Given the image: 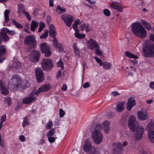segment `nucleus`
Instances as JSON below:
<instances>
[{
  "label": "nucleus",
  "mask_w": 154,
  "mask_h": 154,
  "mask_svg": "<svg viewBox=\"0 0 154 154\" xmlns=\"http://www.w3.org/2000/svg\"><path fill=\"white\" fill-rule=\"evenodd\" d=\"M110 122L108 120H105L101 124H97L96 125L97 129H103L105 133L108 134L109 132ZM92 138L94 142L97 144H100L102 141L103 135L101 132L97 129L93 131L92 134Z\"/></svg>",
  "instance_id": "nucleus-1"
},
{
  "label": "nucleus",
  "mask_w": 154,
  "mask_h": 154,
  "mask_svg": "<svg viewBox=\"0 0 154 154\" xmlns=\"http://www.w3.org/2000/svg\"><path fill=\"white\" fill-rule=\"evenodd\" d=\"M136 122V118L133 116H131L129 118L128 125L130 130L135 131V137L138 140H140L143 137L144 132V128L139 126L135 128Z\"/></svg>",
  "instance_id": "nucleus-2"
},
{
  "label": "nucleus",
  "mask_w": 154,
  "mask_h": 154,
  "mask_svg": "<svg viewBox=\"0 0 154 154\" xmlns=\"http://www.w3.org/2000/svg\"><path fill=\"white\" fill-rule=\"evenodd\" d=\"M132 32L137 36L142 38L146 36V31L143 26L140 22H134L131 26Z\"/></svg>",
  "instance_id": "nucleus-3"
},
{
  "label": "nucleus",
  "mask_w": 154,
  "mask_h": 154,
  "mask_svg": "<svg viewBox=\"0 0 154 154\" xmlns=\"http://www.w3.org/2000/svg\"><path fill=\"white\" fill-rule=\"evenodd\" d=\"M142 50L143 56L152 57L154 56V44H149L147 41L143 44Z\"/></svg>",
  "instance_id": "nucleus-4"
},
{
  "label": "nucleus",
  "mask_w": 154,
  "mask_h": 154,
  "mask_svg": "<svg viewBox=\"0 0 154 154\" xmlns=\"http://www.w3.org/2000/svg\"><path fill=\"white\" fill-rule=\"evenodd\" d=\"M22 84V80L17 75H14L12 78L9 81L8 88L11 90H13L20 87Z\"/></svg>",
  "instance_id": "nucleus-5"
},
{
  "label": "nucleus",
  "mask_w": 154,
  "mask_h": 154,
  "mask_svg": "<svg viewBox=\"0 0 154 154\" xmlns=\"http://www.w3.org/2000/svg\"><path fill=\"white\" fill-rule=\"evenodd\" d=\"M43 69L45 71H49L52 69L54 65L52 61L50 59L44 58L41 63Z\"/></svg>",
  "instance_id": "nucleus-6"
},
{
  "label": "nucleus",
  "mask_w": 154,
  "mask_h": 154,
  "mask_svg": "<svg viewBox=\"0 0 154 154\" xmlns=\"http://www.w3.org/2000/svg\"><path fill=\"white\" fill-rule=\"evenodd\" d=\"M40 48L42 52L45 54L46 57H49L51 56V51L49 47L45 42H43L40 44Z\"/></svg>",
  "instance_id": "nucleus-7"
},
{
  "label": "nucleus",
  "mask_w": 154,
  "mask_h": 154,
  "mask_svg": "<svg viewBox=\"0 0 154 154\" xmlns=\"http://www.w3.org/2000/svg\"><path fill=\"white\" fill-rule=\"evenodd\" d=\"M61 18L66 26L69 27L71 26L74 20L73 17L69 14H64L61 15Z\"/></svg>",
  "instance_id": "nucleus-8"
},
{
  "label": "nucleus",
  "mask_w": 154,
  "mask_h": 154,
  "mask_svg": "<svg viewBox=\"0 0 154 154\" xmlns=\"http://www.w3.org/2000/svg\"><path fill=\"white\" fill-rule=\"evenodd\" d=\"M113 146L112 154H121L123 149V147L121 143L119 142L115 143H113Z\"/></svg>",
  "instance_id": "nucleus-9"
},
{
  "label": "nucleus",
  "mask_w": 154,
  "mask_h": 154,
  "mask_svg": "<svg viewBox=\"0 0 154 154\" xmlns=\"http://www.w3.org/2000/svg\"><path fill=\"white\" fill-rule=\"evenodd\" d=\"M40 55V52L36 50H34L32 51L29 55V59L32 62H37L39 60Z\"/></svg>",
  "instance_id": "nucleus-10"
},
{
  "label": "nucleus",
  "mask_w": 154,
  "mask_h": 154,
  "mask_svg": "<svg viewBox=\"0 0 154 154\" xmlns=\"http://www.w3.org/2000/svg\"><path fill=\"white\" fill-rule=\"evenodd\" d=\"M36 42V40L33 35H28L25 37L24 38V43L26 45L35 44Z\"/></svg>",
  "instance_id": "nucleus-11"
},
{
  "label": "nucleus",
  "mask_w": 154,
  "mask_h": 154,
  "mask_svg": "<svg viewBox=\"0 0 154 154\" xmlns=\"http://www.w3.org/2000/svg\"><path fill=\"white\" fill-rule=\"evenodd\" d=\"M35 72L37 80L38 82L40 83L44 79L43 72L42 69L39 68L35 69Z\"/></svg>",
  "instance_id": "nucleus-12"
},
{
  "label": "nucleus",
  "mask_w": 154,
  "mask_h": 154,
  "mask_svg": "<svg viewBox=\"0 0 154 154\" xmlns=\"http://www.w3.org/2000/svg\"><path fill=\"white\" fill-rule=\"evenodd\" d=\"M35 94L33 92L31 93L29 96L24 98L23 100V103L25 104H30L35 100L36 97L34 95Z\"/></svg>",
  "instance_id": "nucleus-13"
},
{
  "label": "nucleus",
  "mask_w": 154,
  "mask_h": 154,
  "mask_svg": "<svg viewBox=\"0 0 154 154\" xmlns=\"http://www.w3.org/2000/svg\"><path fill=\"white\" fill-rule=\"evenodd\" d=\"M51 88V86L49 84H46L42 85L39 88L38 90L35 93V94L36 95H38L42 92H45L49 90Z\"/></svg>",
  "instance_id": "nucleus-14"
},
{
  "label": "nucleus",
  "mask_w": 154,
  "mask_h": 154,
  "mask_svg": "<svg viewBox=\"0 0 154 154\" xmlns=\"http://www.w3.org/2000/svg\"><path fill=\"white\" fill-rule=\"evenodd\" d=\"M136 104L135 100L133 97H130L128 100V102L126 104V107L127 110L131 111L132 107Z\"/></svg>",
  "instance_id": "nucleus-15"
},
{
  "label": "nucleus",
  "mask_w": 154,
  "mask_h": 154,
  "mask_svg": "<svg viewBox=\"0 0 154 154\" xmlns=\"http://www.w3.org/2000/svg\"><path fill=\"white\" fill-rule=\"evenodd\" d=\"M110 6L112 8L116 9L119 12H122L123 10L122 5L119 2H112Z\"/></svg>",
  "instance_id": "nucleus-16"
},
{
  "label": "nucleus",
  "mask_w": 154,
  "mask_h": 154,
  "mask_svg": "<svg viewBox=\"0 0 154 154\" xmlns=\"http://www.w3.org/2000/svg\"><path fill=\"white\" fill-rule=\"evenodd\" d=\"M87 42L89 44V46L91 50H93L94 48H96L99 46L96 41L92 38H91L89 40H87Z\"/></svg>",
  "instance_id": "nucleus-17"
},
{
  "label": "nucleus",
  "mask_w": 154,
  "mask_h": 154,
  "mask_svg": "<svg viewBox=\"0 0 154 154\" xmlns=\"http://www.w3.org/2000/svg\"><path fill=\"white\" fill-rule=\"evenodd\" d=\"M92 146L89 140L86 139L83 146V149L86 152H89L91 150Z\"/></svg>",
  "instance_id": "nucleus-18"
},
{
  "label": "nucleus",
  "mask_w": 154,
  "mask_h": 154,
  "mask_svg": "<svg viewBox=\"0 0 154 154\" xmlns=\"http://www.w3.org/2000/svg\"><path fill=\"white\" fill-rule=\"evenodd\" d=\"M49 35L52 38H55L57 35L56 29L54 26L51 24L49 27Z\"/></svg>",
  "instance_id": "nucleus-19"
},
{
  "label": "nucleus",
  "mask_w": 154,
  "mask_h": 154,
  "mask_svg": "<svg viewBox=\"0 0 154 154\" xmlns=\"http://www.w3.org/2000/svg\"><path fill=\"white\" fill-rule=\"evenodd\" d=\"M4 28L2 29L1 32L0 33V35L2 38L3 41L5 42H7L9 40V37L6 33Z\"/></svg>",
  "instance_id": "nucleus-20"
},
{
  "label": "nucleus",
  "mask_w": 154,
  "mask_h": 154,
  "mask_svg": "<svg viewBox=\"0 0 154 154\" xmlns=\"http://www.w3.org/2000/svg\"><path fill=\"white\" fill-rule=\"evenodd\" d=\"M137 116L138 118L140 120H144L146 119V113L142 111H139Z\"/></svg>",
  "instance_id": "nucleus-21"
},
{
  "label": "nucleus",
  "mask_w": 154,
  "mask_h": 154,
  "mask_svg": "<svg viewBox=\"0 0 154 154\" xmlns=\"http://www.w3.org/2000/svg\"><path fill=\"white\" fill-rule=\"evenodd\" d=\"M0 87L2 92L4 95H6L8 94V89L4 87L1 80H0Z\"/></svg>",
  "instance_id": "nucleus-22"
},
{
  "label": "nucleus",
  "mask_w": 154,
  "mask_h": 154,
  "mask_svg": "<svg viewBox=\"0 0 154 154\" xmlns=\"http://www.w3.org/2000/svg\"><path fill=\"white\" fill-rule=\"evenodd\" d=\"M125 54L127 57L129 58H134L135 59L138 58V57L137 56L135 55L134 54L128 51H125Z\"/></svg>",
  "instance_id": "nucleus-23"
},
{
  "label": "nucleus",
  "mask_w": 154,
  "mask_h": 154,
  "mask_svg": "<svg viewBox=\"0 0 154 154\" xmlns=\"http://www.w3.org/2000/svg\"><path fill=\"white\" fill-rule=\"evenodd\" d=\"M148 134L150 141L152 143H154V131L152 130H149Z\"/></svg>",
  "instance_id": "nucleus-24"
},
{
  "label": "nucleus",
  "mask_w": 154,
  "mask_h": 154,
  "mask_svg": "<svg viewBox=\"0 0 154 154\" xmlns=\"http://www.w3.org/2000/svg\"><path fill=\"white\" fill-rule=\"evenodd\" d=\"M124 109V104L122 102L118 104L116 108V109L118 111L122 112L123 111Z\"/></svg>",
  "instance_id": "nucleus-25"
},
{
  "label": "nucleus",
  "mask_w": 154,
  "mask_h": 154,
  "mask_svg": "<svg viewBox=\"0 0 154 154\" xmlns=\"http://www.w3.org/2000/svg\"><path fill=\"white\" fill-rule=\"evenodd\" d=\"M65 11V9L64 8H61L60 6L57 5L56 9V12L58 14H61Z\"/></svg>",
  "instance_id": "nucleus-26"
},
{
  "label": "nucleus",
  "mask_w": 154,
  "mask_h": 154,
  "mask_svg": "<svg viewBox=\"0 0 154 154\" xmlns=\"http://www.w3.org/2000/svg\"><path fill=\"white\" fill-rule=\"evenodd\" d=\"M10 12V11L8 10H6L4 13V16L5 18V23H6L8 22V21L9 20V19L8 15Z\"/></svg>",
  "instance_id": "nucleus-27"
},
{
  "label": "nucleus",
  "mask_w": 154,
  "mask_h": 154,
  "mask_svg": "<svg viewBox=\"0 0 154 154\" xmlns=\"http://www.w3.org/2000/svg\"><path fill=\"white\" fill-rule=\"evenodd\" d=\"M102 66L103 69L106 70H109L111 68V64L110 63L106 62H103Z\"/></svg>",
  "instance_id": "nucleus-28"
},
{
  "label": "nucleus",
  "mask_w": 154,
  "mask_h": 154,
  "mask_svg": "<svg viewBox=\"0 0 154 154\" xmlns=\"http://www.w3.org/2000/svg\"><path fill=\"white\" fill-rule=\"evenodd\" d=\"M18 11L19 15H20L21 13L23 12V13L24 11H25L23 5L21 4H19L18 5Z\"/></svg>",
  "instance_id": "nucleus-29"
},
{
  "label": "nucleus",
  "mask_w": 154,
  "mask_h": 154,
  "mask_svg": "<svg viewBox=\"0 0 154 154\" xmlns=\"http://www.w3.org/2000/svg\"><path fill=\"white\" fill-rule=\"evenodd\" d=\"M38 24V22H37L35 21H33L30 26L31 30L33 31H34L35 29L37 27Z\"/></svg>",
  "instance_id": "nucleus-30"
},
{
  "label": "nucleus",
  "mask_w": 154,
  "mask_h": 154,
  "mask_svg": "<svg viewBox=\"0 0 154 154\" xmlns=\"http://www.w3.org/2000/svg\"><path fill=\"white\" fill-rule=\"evenodd\" d=\"M6 50L4 46L0 45V56H3L5 54Z\"/></svg>",
  "instance_id": "nucleus-31"
},
{
  "label": "nucleus",
  "mask_w": 154,
  "mask_h": 154,
  "mask_svg": "<svg viewBox=\"0 0 154 154\" xmlns=\"http://www.w3.org/2000/svg\"><path fill=\"white\" fill-rule=\"evenodd\" d=\"M13 24L15 25V26L18 28H23V26L19 23L17 22L15 20L11 19Z\"/></svg>",
  "instance_id": "nucleus-32"
},
{
  "label": "nucleus",
  "mask_w": 154,
  "mask_h": 154,
  "mask_svg": "<svg viewBox=\"0 0 154 154\" xmlns=\"http://www.w3.org/2000/svg\"><path fill=\"white\" fill-rule=\"evenodd\" d=\"M55 133V131L54 129L52 128L47 133L46 136L47 137L52 136L54 135Z\"/></svg>",
  "instance_id": "nucleus-33"
},
{
  "label": "nucleus",
  "mask_w": 154,
  "mask_h": 154,
  "mask_svg": "<svg viewBox=\"0 0 154 154\" xmlns=\"http://www.w3.org/2000/svg\"><path fill=\"white\" fill-rule=\"evenodd\" d=\"M6 115H5L2 116L1 117L0 122V130L1 129L3 126V123L6 120Z\"/></svg>",
  "instance_id": "nucleus-34"
},
{
  "label": "nucleus",
  "mask_w": 154,
  "mask_h": 154,
  "mask_svg": "<svg viewBox=\"0 0 154 154\" xmlns=\"http://www.w3.org/2000/svg\"><path fill=\"white\" fill-rule=\"evenodd\" d=\"M13 66L16 68H20L21 65V63L19 61H15L13 64Z\"/></svg>",
  "instance_id": "nucleus-35"
},
{
  "label": "nucleus",
  "mask_w": 154,
  "mask_h": 154,
  "mask_svg": "<svg viewBox=\"0 0 154 154\" xmlns=\"http://www.w3.org/2000/svg\"><path fill=\"white\" fill-rule=\"evenodd\" d=\"M73 29L75 31V37L77 38V20H76L74 24L72 26Z\"/></svg>",
  "instance_id": "nucleus-36"
},
{
  "label": "nucleus",
  "mask_w": 154,
  "mask_h": 154,
  "mask_svg": "<svg viewBox=\"0 0 154 154\" xmlns=\"http://www.w3.org/2000/svg\"><path fill=\"white\" fill-rule=\"evenodd\" d=\"M115 115V113L111 111H109L107 113V116L108 119L113 118L114 116Z\"/></svg>",
  "instance_id": "nucleus-37"
},
{
  "label": "nucleus",
  "mask_w": 154,
  "mask_h": 154,
  "mask_svg": "<svg viewBox=\"0 0 154 154\" xmlns=\"http://www.w3.org/2000/svg\"><path fill=\"white\" fill-rule=\"evenodd\" d=\"M48 30H46L45 33L40 36V38L41 39L43 38L45 39L48 36Z\"/></svg>",
  "instance_id": "nucleus-38"
},
{
  "label": "nucleus",
  "mask_w": 154,
  "mask_h": 154,
  "mask_svg": "<svg viewBox=\"0 0 154 154\" xmlns=\"http://www.w3.org/2000/svg\"><path fill=\"white\" fill-rule=\"evenodd\" d=\"M53 125L52 122L51 121H49L46 125V127L47 129L49 130L52 128Z\"/></svg>",
  "instance_id": "nucleus-39"
},
{
  "label": "nucleus",
  "mask_w": 154,
  "mask_h": 154,
  "mask_svg": "<svg viewBox=\"0 0 154 154\" xmlns=\"http://www.w3.org/2000/svg\"><path fill=\"white\" fill-rule=\"evenodd\" d=\"M29 122L27 118L26 117H25L24 119L23 122L22 123V125L23 127H26L28 125Z\"/></svg>",
  "instance_id": "nucleus-40"
},
{
  "label": "nucleus",
  "mask_w": 154,
  "mask_h": 154,
  "mask_svg": "<svg viewBox=\"0 0 154 154\" xmlns=\"http://www.w3.org/2000/svg\"><path fill=\"white\" fill-rule=\"evenodd\" d=\"M103 13L104 15L107 17H109L110 16L111 13L110 11L107 9H105L103 11Z\"/></svg>",
  "instance_id": "nucleus-41"
},
{
  "label": "nucleus",
  "mask_w": 154,
  "mask_h": 154,
  "mask_svg": "<svg viewBox=\"0 0 154 154\" xmlns=\"http://www.w3.org/2000/svg\"><path fill=\"white\" fill-rule=\"evenodd\" d=\"M39 28L38 32H41L42 29L45 28V24L43 22H40L39 23Z\"/></svg>",
  "instance_id": "nucleus-42"
},
{
  "label": "nucleus",
  "mask_w": 154,
  "mask_h": 154,
  "mask_svg": "<svg viewBox=\"0 0 154 154\" xmlns=\"http://www.w3.org/2000/svg\"><path fill=\"white\" fill-rule=\"evenodd\" d=\"M4 30H5V31L6 32L11 35H13L15 33V32L14 31L9 30L8 29L6 28H4Z\"/></svg>",
  "instance_id": "nucleus-43"
},
{
  "label": "nucleus",
  "mask_w": 154,
  "mask_h": 154,
  "mask_svg": "<svg viewBox=\"0 0 154 154\" xmlns=\"http://www.w3.org/2000/svg\"><path fill=\"white\" fill-rule=\"evenodd\" d=\"M85 37V35L84 34H80L78 29V38L81 39L84 38Z\"/></svg>",
  "instance_id": "nucleus-44"
},
{
  "label": "nucleus",
  "mask_w": 154,
  "mask_h": 154,
  "mask_svg": "<svg viewBox=\"0 0 154 154\" xmlns=\"http://www.w3.org/2000/svg\"><path fill=\"white\" fill-rule=\"evenodd\" d=\"M95 50V53L96 54L98 55H101L102 54V53L100 49L99 46L97 47L96 48Z\"/></svg>",
  "instance_id": "nucleus-45"
},
{
  "label": "nucleus",
  "mask_w": 154,
  "mask_h": 154,
  "mask_svg": "<svg viewBox=\"0 0 154 154\" xmlns=\"http://www.w3.org/2000/svg\"><path fill=\"white\" fill-rule=\"evenodd\" d=\"M48 137V140L49 142L51 143L54 142L56 138H55L54 137L52 136L48 137Z\"/></svg>",
  "instance_id": "nucleus-46"
},
{
  "label": "nucleus",
  "mask_w": 154,
  "mask_h": 154,
  "mask_svg": "<svg viewBox=\"0 0 154 154\" xmlns=\"http://www.w3.org/2000/svg\"><path fill=\"white\" fill-rule=\"evenodd\" d=\"M56 48H58L59 51H63V47L62 44L60 43H59L56 46Z\"/></svg>",
  "instance_id": "nucleus-47"
},
{
  "label": "nucleus",
  "mask_w": 154,
  "mask_h": 154,
  "mask_svg": "<svg viewBox=\"0 0 154 154\" xmlns=\"http://www.w3.org/2000/svg\"><path fill=\"white\" fill-rule=\"evenodd\" d=\"M57 66L58 67H60L62 69H64V66L63 62L60 60L57 63Z\"/></svg>",
  "instance_id": "nucleus-48"
},
{
  "label": "nucleus",
  "mask_w": 154,
  "mask_h": 154,
  "mask_svg": "<svg viewBox=\"0 0 154 154\" xmlns=\"http://www.w3.org/2000/svg\"><path fill=\"white\" fill-rule=\"evenodd\" d=\"M95 59L98 63L99 64L100 66L102 65L103 63L101 60L99 58L95 57Z\"/></svg>",
  "instance_id": "nucleus-49"
},
{
  "label": "nucleus",
  "mask_w": 154,
  "mask_h": 154,
  "mask_svg": "<svg viewBox=\"0 0 154 154\" xmlns=\"http://www.w3.org/2000/svg\"><path fill=\"white\" fill-rule=\"evenodd\" d=\"M65 112L62 109L59 110V116L60 118L63 117L64 115Z\"/></svg>",
  "instance_id": "nucleus-50"
},
{
  "label": "nucleus",
  "mask_w": 154,
  "mask_h": 154,
  "mask_svg": "<svg viewBox=\"0 0 154 154\" xmlns=\"http://www.w3.org/2000/svg\"><path fill=\"white\" fill-rule=\"evenodd\" d=\"M23 13L29 20H31V16L28 12L26 11H24V13Z\"/></svg>",
  "instance_id": "nucleus-51"
},
{
  "label": "nucleus",
  "mask_w": 154,
  "mask_h": 154,
  "mask_svg": "<svg viewBox=\"0 0 154 154\" xmlns=\"http://www.w3.org/2000/svg\"><path fill=\"white\" fill-rule=\"evenodd\" d=\"M53 44L54 47H56V46L59 43H58L57 39L55 38H53Z\"/></svg>",
  "instance_id": "nucleus-52"
},
{
  "label": "nucleus",
  "mask_w": 154,
  "mask_h": 154,
  "mask_svg": "<svg viewBox=\"0 0 154 154\" xmlns=\"http://www.w3.org/2000/svg\"><path fill=\"white\" fill-rule=\"evenodd\" d=\"M147 128L149 129H153L154 128V124L152 122L149 123L147 125Z\"/></svg>",
  "instance_id": "nucleus-53"
},
{
  "label": "nucleus",
  "mask_w": 154,
  "mask_h": 154,
  "mask_svg": "<svg viewBox=\"0 0 154 154\" xmlns=\"http://www.w3.org/2000/svg\"><path fill=\"white\" fill-rule=\"evenodd\" d=\"M86 27V24L85 23H83L82 25L79 26V29L82 31L84 30Z\"/></svg>",
  "instance_id": "nucleus-54"
},
{
  "label": "nucleus",
  "mask_w": 154,
  "mask_h": 154,
  "mask_svg": "<svg viewBox=\"0 0 154 154\" xmlns=\"http://www.w3.org/2000/svg\"><path fill=\"white\" fill-rule=\"evenodd\" d=\"M5 101L6 102L8 103L9 105L11 104L12 103V101L11 100V98L10 97L5 98Z\"/></svg>",
  "instance_id": "nucleus-55"
},
{
  "label": "nucleus",
  "mask_w": 154,
  "mask_h": 154,
  "mask_svg": "<svg viewBox=\"0 0 154 154\" xmlns=\"http://www.w3.org/2000/svg\"><path fill=\"white\" fill-rule=\"evenodd\" d=\"M144 26L148 30H150L151 29V27L150 24L148 23H147L145 25H144Z\"/></svg>",
  "instance_id": "nucleus-56"
},
{
  "label": "nucleus",
  "mask_w": 154,
  "mask_h": 154,
  "mask_svg": "<svg viewBox=\"0 0 154 154\" xmlns=\"http://www.w3.org/2000/svg\"><path fill=\"white\" fill-rule=\"evenodd\" d=\"M72 47L74 50V52L76 54L77 52V44L75 43H74L72 45Z\"/></svg>",
  "instance_id": "nucleus-57"
},
{
  "label": "nucleus",
  "mask_w": 154,
  "mask_h": 154,
  "mask_svg": "<svg viewBox=\"0 0 154 154\" xmlns=\"http://www.w3.org/2000/svg\"><path fill=\"white\" fill-rule=\"evenodd\" d=\"M149 39L150 41H152L154 42V34H151L150 35Z\"/></svg>",
  "instance_id": "nucleus-58"
},
{
  "label": "nucleus",
  "mask_w": 154,
  "mask_h": 154,
  "mask_svg": "<svg viewBox=\"0 0 154 154\" xmlns=\"http://www.w3.org/2000/svg\"><path fill=\"white\" fill-rule=\"evenodd\" d=\"M89 86H90V84L88 82H86L83 85V87L85 88H88Z\"/></svg>",
  "instance_id": "nucleus-59"
},
{
  "label": "nucleus",
  "mask_w": 154,
  "mask_h": 154,
  "mask_svg": "<svg viewBox=\"0 0 154 154\" xmlns=\"http://www.w3.org/2000/svg\"><path fill=\"white\" fill-rule=\"evenodd\" d=\"M61 74V70H59L57 72V79H58V78L60 77Z\"/></svg>",
  "instance_id": "nucleus-60"
},
{
  "label": "nucleus",
  "mask_w": 154,
  "mask_h": 154,
  "mask_svg": "<svg viewBox=\"0 0 154 154\" xmlns=\"http://www.w3.org/2000/svg\"><path fill=\"white\" fill-rule=\"evenodd\" d=\"M19 139L22 142H23L25 140V137L23 135H21L19 137Z\"/></svg>",
  "instance_id": "nucleus-61"
},
{
  "label": "nucleus",
  "mask_w": 154,
  "mask_h": 154,
  "mask_svg": "<svg viewBox=\"0 0 154 154\" xmlns=\"http://www.w3.org/2000/svg\"><path fill=\"white\" fill-rule=\"evenodd\" d=\"M149 87L151 88L154 89V82H152L150 83Z\"/></svg>",
  "instance_id": "nucleus-62"
},
{
  "label": "nucleus",
  "mask_w": 154,
  "mask_h": 154,
  "mask_svg": "<svg viewBox=\"0 0 154 154\" xmlns=\"http://www.w3.org/2000/svg\"><path fill=\"white\" fill-rule=\"evenodd\" d=\"M131 61L134 64V65H137L138 64V61L136 60H132Z\"/></svg>",
  "instance_id": "nucleus-63"
},
{
  "label": "nucleus",
  "mask_w": 154,
  "mask_h": 154,
  "mask_svg": "<svg viewBox=\"0 0 154 154\" xmlns=\"http://www.w3.org/2000/svg\"><path fill=\"white\" fill-rule=\"evenodd\" d=\"M140 22L144 26L148 23L147 21L143 19H141V20Z\"/></svg>",
  "instance_id": "nucleus-64"
}]
</instances>
